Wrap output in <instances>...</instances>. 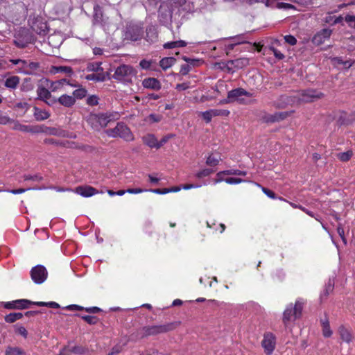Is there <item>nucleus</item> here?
I'll use <instances>...</instances> for the list:
<instances>
[{
    "label": "nucleus",
    "mask_w": 355,
    "mask_h": 355,
    "mask_svg": "<svg viewBox=\"0 0 355 355\" xmlns=\"http://www.w3.org/2000/svg\"><path fill=\"white\" fill-rule=\"evenodd\" d=\"M247 174L246 171L238 170V169H229L225 170L223 171H220L216 174V176L220 177L223 175H241V176H245Z\"/></svg>",
    "instance_id": "cd10ccee"
},
{
    "label": "nucleus",
    "mask_w": 355,
    "mask_h": 355,
    "mask_svg": "<svg viewBox=\"0 0 355 355\" xmlns=\"http://www.w3.org/2000/svg\"><path fill=\"white\" fill-rule=\"evenodd\" d=\"M321 324L322 327V334L324 337L329 338L332 335V331L330 329L329 322L327 317L321 319Z\"/></svg>",
    "instance_id": "bb28decb"
},
{
    "label": "nucleus",
    "mask_w": 355,
    "mask_h": 355,
    "mask_svg": "<svg viewBox=\"0 0 355 355\" xmlns=\"http://www.w3.org/2000/svg\"><path fill=\"white\" fill-rule=\"evenodd\" d=\"M225 182L230 184H236L243 182L244 180L241 178H228L225 179Z\"/></svg>",
    "instance_id": "603ef678"
},
{
    "label": "nucleus",
    "mask_w": 355,
    "mask_h": 355,
    "mask_svg": "<svg viewBox=\"0 0 355 355\" xmlns=\"http://www.w3.org/2000/svg\"><path fill=\"white\" fill-rule=\"evenodd\" d=\"M263 120L266 123H275V122H277V119H276V116H275V114H266L263 116Z\"/></svg>",
    "instance_id": "09e8293b"
},
{
    "label": "nucleus",
    "mask_w": 355,
    "mask_h": 355,
    "mask_svg": "<svg viewBox=\"0 0 355 355\" xmlns=\"http://www.w3.org/2000/svg\"><path fill=\"white\" fill-rule=\"evenodd\" d=\"M87 103L89 105H96L98 103V98L96 96H90L87 99Z\"/></svg>",
    "instance_id": "5fc2aeb1"
},
{
    "label": "nucleus",
    "mask_w": 355,
    "mask_h": 355,
    "mask_svg": "<svg viewBox=\"0 0 355 355\" xmlns=\"http://www.w3.org/2000/svg\"><path fill=\"white\" fill-rule=\"evenodd\" d=\"M23 179L24 181H35V182H40L43 180V177L40 175L39 174H35L33 175H24Z\"/></svg>",
    "instance_id": "ea45409f"
},
{
    "label": "nucleus",
    "mask_w": 355,
    "mask_h": 355,
    "mask_svg": "<svg viewBox=\"0 0 355 355\" xmlns=\"http://www.w3.org/2000/svg\"><path fill=\"white\" fill-rule=\"evenodd\" d=\"M105 133L108 137H120L125 141H132L134 136L130 128L123 123H118L115 128L107 129Z\"/></svg>",
    "instance_id": "20e7f679"
},
{
    "label": "nucleus",
    "mask_w": 355,
    "mask_h": 355,
    "mask_svg": "<svg viewBox=\"0 0 355 355\" xmlns=\"http://www.w3.org/2000/svg\"><path fill=\"white\" fill-rule=\"evenodd\" d=\"M82 318L89 324H95L98 322V318L93 315H83Z\"/></svg>",
    "instance_id": "49530a36"
},
{
    "label": "nucleus",
    "mask_w": 355,
    "mask_h": 355,
    "mask_svg": "<svg viewBox=\"0 0 355 355\" xmlns=\"http://www.w3.org/2000/svg\"><path fill=\"white\" fill-rule=\"evenodd\" d=\"M16 309H24L29 308L30 305L32 304L33 302L28 300L22 299L14 301Z\"/></svg>",
    "instance_id": "f704fd0d"
},
{
    "label": "nucleus",
    "mask_w": 355,
    "mask_h": 355,
    "mask_svg": "<svg viewBox=\"0 0 355 355\" xmlns=\"http://www.w3.org/2000/svg\"><path fill=\"white\" fill-rule=\"evenodd\" d=\"M172 137V135H167L163 137L160 141H158L159 148L164 145Z\"/></svg>",
    "instance_id": "e2e57ef3"
},
{
    "label": "nucleus",
    "mask_w": 355,
    "mask_h": 355,
    "mask_svg": "<svg viewBox=\"0 0 355 355\" xmlns=\"http://www.w3.org/2000/svg\"><path fill=\"white\" fill-rule=\"evenodd\" d=\"M180 324V322L176 321L161 325L145 327L144 328V335L146 336H148L166 333L168 331L175 329Z\"/></svg>",
    "instance_id": "39448f33"
},
{
    "label": "nucleus",
    "mask_w": 355,
    "mask_h": 355,
    "mask_svg": "<svg viewBox=\"0 0 355 355\" xmlns=\"http://www.w3.org/2000/svg\"><path fill=\"white\" fill-rule=\"evenodd\" d=\"M212 112V116H227L230 114V111L227 110H222V109H211Z\"/></svg>",
    "instance_id": "58836bf2"
},
{
    "label": "nucleus",
    "mask_w": 355,
    "mask_h": 355,
    "mask_svg": "<svg viewBox=\"0 0 355 355\" xmlns=\"http://www.w3.org/2000/svg\"><path fill=\"white\" fill-rule=\"evenodd\" d=\"M45 83L46 87H47L52 92H66L67 86H73V85L70 84L69 82L65 78H62L56 81H51L46 79Z\"/></svg>",
    "instance_id": "6e6552de"
},
{
    "label": "nucleus",
    "mask_w": 355,
    "mask_h": 355,
    "mask_svg": "<svg viewBox=\"0 0 355 355\" xmlns=\"http://www.w3.org/2000/svg\"><path fill=\"white\" fill-rule=\"evenodd\" d=\"M87 94V90L84 88H79L73 91V96L76 98H83Z\"/></svg>",
    "instance_id": "79ce46f5"
},
{
    "label": "nucleus",
    "mask_w": 355,
    "mask_h": 355,
    "mask_svg": "<svg viewBox=\"0 0 355 355\" xmlns=\"http://www.w3.org/2000/svg\"><path fill=\"white\" fill-rule=\"evenodd\" d=\"M142 85L145 88L159 90L161 89L160 82L155 78H147L142 81Z\"/></svg>",
    "instance_id": "6ab92c4d"
},
{
    "label": "nucleus",
    "mask_w": 355,
    "mask_h": 355,
    "mask_svg": "<svg viewBox=\"0 0 355 355\" xmlns=\"http://www.w3.org/2000/svg\"><path fill=\"white\" fill-rule=\"evenodd\" d=\"M220 158L216 157L214 155H209L206 161V164L210 166H215L218 164Z\"/></svg>",
    "instance_id": "37998d69"
},
{
    "label": "nucleus",
    "mask_w": 355,
    "mask_h": 355,
    "mask_svg": "<svg viewBox=\"0 0 355 355\" xmlns=\"http://www.w3.org/2000/svg\"><path fill=\"white\" fill-rule=\"evenodd\" d=\"M43 127V131L41 133H46L51 135L59 136V137H64L65 132L64 130L57 129L55 128H49L44 125H42Z\"/></svg>",
    "instance_id": "a878e982"
},
{
    "label": "nucleus",
    "mask_w": 355,
    "mask_h": 355,
    "mask_svg": "<svg viewBox=\"0 0 355 355\" xmlns=\"http://www.w3.org/2000/svg\"><path fill=\"white\" fill-rule=\"evenodd\" d=\"M262 191L269 198H270L272 199H275L276 198L275 193L272 191H271V190H270V189H268L267 188H265V187L262 188Z\"/></svg>",
    "instance_id": "0e129e2a"
},
{
    "label": "nucleus",
    "mask_w": 355,
    "mask_h": 355,
    "mask_svg": "<svg viewBox=\"0 0 355 355\" xmlns=\"http://www.w3.org/2000/svg\"><path fill=\"white\" fill-rule=\"evenodd\" d=\"M6 355H25V352L17 347H8L6 350Z\"/></svg>",
    "instance_id": "e433bc0d"
},
{
    "label": "nucleus",
    "mask_w": 355,
    "mask_h": 355,
    "mask_svg": "<svg viewBox=\"0 0 355 355\" xmlns=\"http://www.w3.org/2000/svg\"><path fill=\"white\" fill-rule=\"evenodd\" d=\"M175 61L176 60L173 57L164 58L159 61V66L166 70L173 66Z\"/></svg>",
    "instance_id": "2f4dec72"
},
{
    "label": "nucleus",
    "mask_w": 355,
    "mask_h": 355,
    "mask_svg": "<svg viewBox=\"0 0 355 355\" xmlns=\"http://www.w3.org/2000/svg\"><path fill=\"white\" fill-rule=\"evenodd\" d=\"M54 71L55 73H71L72 69L70 67L59 66L54 67Z\"/></svg>",
    "instance_id": "a19ab883"
},
{
    "label": "nucleus",
    "mask_w": 355,
    "mask_h": 355,
    "mask_svg": "<svg viewBox=\"0 0 355 355\" xmlns=\"http://www.w3.org/2000/svg\"><path fill=\"white\" fill-rule=\"evenodd\" d=\"M243 96L250 97L252 94L243 88H236L227 93V97L225 99V103H232L234 101L241 102L242 99L241 97Z\"/></svg>",
    "instance_id": "9b49d317"
},
{
    "label": "nucleus",
    "mask_w": 355,
    "mask_h": 355,
    "mask_svg": "<svg viewBox=\"0 0 355 355\" xmlns=\"http://www.w3.org/2000/svg\"><path fill=\"white\" fill-rule=\"evenodd\" d=\"M139 65L142 69H147L150 68L151 62L146 60H142L140 61Z\"/></svg>",
    "instance_id": "774afa93"
},
{
    "label": "nucleus",
    "mask_w": 355,
    "mask_h": 355,
    "mask_svg": "<svg viewBox=\"0 0 355 355\" xmlns=\"http://www.w3.org/2000/svg\"><path fill=\"white\" fill-rule=\"evenodd\" d=\"M87 80H94L95 82H103L105 80V76L103 72L88 74L85 76Z\"/></svg>",
    "instance_id": "473e14b6"
},
{
    "label": "nucleus",
    "mask_w": 355,
    "mask_h": 355,
    "mask_svg": "<svg viewBox=\"0 0 355 355\" xmlns=\"http://www.w3.org/2000/svg\"><path fill=\"white\" fill-rule=\"evenodd\" d=\"M22 63H19L18 65V71L20 73L26 74V66H28V61L26 60H21Z\"/></svg>",
    "instance_id": "3c124183"
},
{
    "label": "nucleus",
    "mask_w": 355,
    "mask_h": 355,
    "mask_svg": "<svg viewBox=\"0 0 355 355\" xmlns=\"http://www.w3.org/2000/svg\"><path fill=\"white\" fill-rule=\"evenodd\" d=\"M353 155L352 150H347L346 152L340 153L337 155L338 158L342 162L348 161Z\"/></svg>",
    "instance_id": "4c0bfd02"
},
{
    "label": "nucleus",
    "mask_w": 355,
    "mask_h": 355,
    "mask_svg": "<svg viewBox=\"0 0 355 355\" xmlns=\"http://www.w3.org/2000/svg\"><path fill=\"white\" fill-rule=\"evenodd\" d=\"M87 71H92V72H103V69L101 67V62H90L88 63L86 67Z\"/></svg>",
    "instance_id": "72a5a7b5"
},
{
    "label": "nucleus",
    "mask_w": 355,
    "mask_h": 355,
    "mask_svg": "<svg viewBox=\"0 0 355 355\" xmlns=\"http://www.w3.org/2000/svg\"><path fill=\"white\" fill-rule=\"evenodd\" d=\"M19 80L17 76H10L6 80L4 85L7 88L15 89L19 83Z\"/></svg>",
    "instance_id": "c85d7f7f"
},
{
    "label": "nucleus",
    "mask_w": 355,
    "mask_h": 355,
    "mask_svg": "<svg viewBox=\"0 0 355 355\" xmlns=\"http://www.w3.org/2000/svg\"><path fill=\"white\" fill-rule=\"evenodd\" d=\"M32 28L37 34L45 35L47 32L48 27L46 22L37 19L35 22L33 23Z\"/></svg>",
    "instance_id": "aec40b11"
},
{
    "label": "nucleus",
    "mask_w": 355,
    "mask_h": 355,
    "mask_svg": "<svg viewBox=\"0 0 355 355\" xmlns=\"http://www.w3.org/2000/svg\"><path fill=\"white\" fill-rule=\"evenodd\" d=\"M212 173H214V170L210 168H205L198 172L196 175L198 178H202L204 177L209 176Z\"/></svg>",
    "instance_id": "c03bdc74"
},
{
    "label": "nucleus",
    "mask_w": 355,
    "mask_h": 355,
    "mask_svg": "<svg viewBox=\"0 0 355 355\" xmlns=\"http://www.w3.org/2000/svg\"><path fill=\"white\" fill-rule=\"evenodd\" d=\"M182 60H184L185 62H187L188 63L187 64L193 65V66H196L197 64L199 62V60H198L191 59V58H187L186 56H183Z\"/></svg>",
    "instance_id": "69168bd1"
},
{
    "label": "nucleus",
    "mask_w": 355,
    "mask_h": 355,
    "mask_svg": "<svg viewBox=\"0 0 355 355\" xmlns=\"http://www.w3.org/2000/svg\"><path fill=\"white\" fill-rule=\"evenodd\" d=\"M22 317L23 314L21 313H11L5 316V320L6 322L12 323L22 318Z\"/></svg>",
    "instance_id": "c9c22d12"
},
{
    "label": "nucleus",
    "mask_w": 355,
    "mask_h": 355,
    "mask_svg": "<svg viewBox=\"0 0 355 355\" xmlns=\"http://www.w3.org/2000/svg\"><path fill=\"white\" fill-rule=\"evenodd\" d=\"M162 118L161 115L155 114H151L148 116L149 121L153 123L159 122Z\"/></svg>",
    "instance_id": "052dcab7"
},
{
    "label": "nucleus",
    "mask_w": 355,
    "mask_h": 355,
    "mask_svg": "<svg viewBox=\"0 0 355 355\" xmlns=\"http://www.w3.org/2000/svg\"><path fill=\"white\" fill-rule=\"evenodd\" d=\"M276 345V338L272 333H266L263 336V339L261 341V346L264 349V352L267 355H270Z\"/></svg>",
    "instance_id": "1a4fd4ad"
},
{
    "label": "nucleus",
    "mask_w": 355,
    "mask_h": 355,
    "mask_svg": "<svg viewBox=\"0 0 355 355\" xmlns=\"http://www.w3.org/2000/svg\"><path fill=\"white\" fill-rule=\"evenodd\" d=\"M200 114L203 119L206 121V123H209L211 119L214 117V116H212V112L211 110L202 112Z\"/></svg>",
    "instance_id": "de8ad7c7"
},
{
    "label": "nucleus",
    "mask_w": 355,
    "mask_h": 355,
    "mask_svg": "<svg viewBox=\"0 0 355 355\" xmlns=\"http://www.w3.org/2000/svg\"><path fill=\"white\" fill-rule=\"evenodd\" d=\"M15 329L16 334H18L22 336L25 338L27 337L28 332H27L26 329H25V327H24L23 326H19L18 324H16L15 326Z\"/></svg>",
    "instance_id": "a18cd8bd"
},
{
    "label": "nucleus",
    "mask_w": 355,
    "mask_h": 355,
    "mask_svg": "<svg viewBox=\"0 0 355 355\" xmlns=\"http://www.w3.org/2000/svg\"><path fill=\"white\" fill-rule=\"evenodd\" d=\"M137 70L128 64H121L116 69L112 76L113 78L123 83H131L132 78L137 76Z\"/></svg>",
    "instance_id": "f03ea898"
},
{
    "label": "nucleus",
    "mask_w": 355,
    "mask_h": 355,
    "mask_svg": "<svg viewBox=\"0 0 355 355\" xmlns=\"http://www.w3.org/2000/svg\"><path fill=\"white\" fill-rule=\"evenodd\" d=\"M337 232H338V235L340 236L343 242L345 244H347V239L345 237V231H344L343 227L341 226V225H339L338 226V227H337Z\"/></svg>",
    "instance_id": "6e6d98bb"
},
{
    "label": "nucleus",
    "mask_w": 355,
    "mask_h": 355,
    "mask_svg": "<svg viewBox=\"0 0 355 355\" xmlns=\"http://www.w3.org/2000/svg\"><path fill=\"white\" fill-rule=\"evenodd\" d=\"M304 302L302 300H296L295 305L290 304L283 313V322L287 326L291 321H293L300 317L303 309Z\"/></svg>",
    "instance_id": "7ed1b4c3"
},
{
    "label": "nucleus",
    "mask_w": 355,
    "mask_h": 355,
    "mask_svg": "<svg viewBox=\"0 0 355 355\" xmlns=\"http://www.w3.org/2000/svg\"><path fill=\"white\" fill-rule=\"evenodd\" d=\"M338 332L340 334V338L346 342V343H350L352 340V335L349 329L345 328L343 326H341L338 329Z\"/></svg>",
    "instance_id": "393cba45"
},
{
    "label": "nucleus",
    "mask_w": 355,
    "mask_h": 355,
    "mask_svg": "<svg viewBox=\"0 0 355 355\" xmlns=\"http://www.w3.org/2000/svg\"><path fill=\"white\" fill-rule=\"evenodd\" d=\"M21 33L22 34H24V37H21L19 35L18 37H16L14 42L17 46L19 48H24L27 46L28 44L31 42V37L26 30H23Z\"/></svg>",
    "instance_id": "a211bd4d"
},
{
    "label": "nucleus",
    "mask_w": 355,
    "mask_h": 355,
    "mask_svg": "<svg viewBox=\"0 0 355 355\" xmlns=\"http://www.w3.org/2000/svg\"><path fill=\"white\" fill-rule=\"evenodd\" d=\"M37 94L38 98L43 101H44L47 98H49V97H51V90L46 88V85H40L37 89Z\"/></svg>",
    "instance_id": "5701e85b"
},
{
    "label": "nucleus",
    "mask_w": 355,
    "mask_h": 355,
    "mask_svg": "<svg viewBox=\"0 0 355 355\" xmlns=\"http://www.w3.org/2000/svg\"><path fill=\"white\" fill-rule=\"evenodd\" d=\"M75 192L85 198L91 197L98 193L95 188L87 185L77 187L75 189Z\"/></svg>",
    "instance_id": "dca6fc26"
},
{
    "label": "nucleus",
    "mask_w": 355,
    "mask_h": 355,
    "mask_svg": "<svg viewBox=\"0 0 355 355\" xmlns=\"http://www.w3.org/2000/svg\"><path fill=\"white\" fill-rule=\"evenodd\" d=\"M40 68V64L37 62H28L26 66V74H36Z\"/></svg>",
    "instance_id": "c756f323"
},
{
    "label": "nucleus",
    "mask_w": 355,
    "mask_h": 355,
    "mask_svg": "<svg viewBox=\"0 0 355 355\" xmlns=\"http://www.w3.org/2000/svg\"><path fill=\"white\" fill-rule=\"evenodd\" d=\"M332 31L329 28H324L318 32L313 37L312 42L315 45H321L327 40L329 39Z\"/></svg>",
    "instance_id": "ddd939ff"
},
{
    "label": "nucleus",
    "mask_w": 355,
    "mask_h": 355,
    "mask_svg": "<svg viewBox=\"0 0 355 355\" xmlns=\"http://www.w3.org/2000/svg\"><path fill=\"white\" fill-rule=\"evenodd\" d=\"M123 347L120 345H116L112 347L111 352L107 355H117L122 351Z\"/></svg>",
    "instance_id": "4d7b16f0"
},
{
    "label": "nucleus",
    "mask_w": 355,
    "mask_h": 355,
    "mask_svg": "<svg viewBox=\"0 0 355 355\" xmlns=\"http://www.w3.org/2000/svg\"><path fill=\"white\" fill-rule=\"evenodd\" d=\"M249 64V59L247 58H239L236 60H230L227 62V67L229 71H232V67L239 69H243Z\"/></svg>",
    "instance_id": "4468645a"
},
{
    "label": "nucleus",
    "mask_w": 355,
    "mask_h": 355,
    "mask_svg": "<svg viewBox=\"0 0 355 355\" xmlns=\"http://www.w3.org/2000/svg\"><path fill=\"white\" fill-rule=\"evenodd\" d=\"M284 40H285L286 42H287L288 44H289L290 45H292V46L296 44V43H297L296 38L291 35H288L284 36Z\"/></svg>",
    "instance_id": "13d9d810"
},
{
    "label": "nucleus",
    "mask_w": 355,
    "mask_h": 355,
    "mask_svg": "<svg viewBox=\"0 0 355 355\" xmlns=\"http://www.w3.org/2000/svg\"><path fill=\"white\" fill-rule=\"evenodd\" d=\"M323 96L324 94L322 92L312 89L302 90L295 96L299 101L303 103L313 102Z\"/></svg>",
    "instance_id": "423d86ee"
},
{
    "label": "nucleus",
    "mask_w": 355,
    "mask_h": 355,
    "mask_svg": "<svg viewBox=\"0 0 355 355\" xmlns=\"http://www.w3.org/2000/svg\"><path fill=\"white\" fill-rule=\"evenodd\" d=\"M345 21L349 23V26L355 27V16L347 15L345 17Z\"/></svg>",
    "instance_id": "338daca9"
},
{
    "label": "nucleus",
    "mask_w": 355,
    "mask_h": 355,
    "mask_svg": "<svg viewBox=\"0 0 355 355\" xmlns=\"http://www.w3.org/2000/svg\"><path fill=\"white\" fill-rule=\"evenodd\" d=\"M231 40H234L235 42V44H244L246 42V41L243 39V35H239L235 37H232L230 38Z\"/></svg>",
    "instance_id": "bf43d9fd"
},
{
    "label": "nucleus",
    "mask_w": 355,
    "mask_h": 355,
    "mask_svg": "<svg viewBox=\"0 0 355 355\" xmlns=\"http://www.w3.org/2000/svg\"><path fill=\"white\" fill-rule=\"evenodd\" d=\"M58 101L62 105L69 107L75 104L76 99L73 96L63 94L58 98Z\"/></svg>",
    "instance_id": "412c9836"
},
{
    "label": "nucleus",
    "mask_w": 355,
    "mask_h": 355,
    "mask_svg": "<svg viewBox=\"0 0 355 355\" xmlns=\"http://www.w3.org/2000/svg\"><path fill=\"white\" fill-rule=\"evenodd\" d=\"M48 272L45 267L42 265H37L33 267L31 270V277L32 280L37 284H42L47 278Z\"/></svg>",
    "instance_id": "0eeeda50"
},
{
    "label": "nucleus",
    "mask_w": 355,
    "mask_h": 355,
    "mask_svg": "<svg viewBox=\"0 0 355 355\" xmlns=\"http://www.w3.org/2000/svg\"><path fill=\"white\" fill-rule=\"evenodd\" d=\"M190 70H191V66L189 64H183L181 67L180 73L182 75L185 76V75L188 74V73L190 71Z\"/></svg>",
    "instance_id": "680f3d73"
},
{
    "label": "nucleus",
    "mask_w": 355,
    "mask_h": 355,
    "mask_svg": "<svg viewBox=\"0 0 355 355\" xmlns=\"http://www.w3.org/2000/svg\"><path fill=\"white\" fill-rule=\"evenodd\" d=\"M275 116L277 119V121H282V120L285 119L286 117H288L290 115V112H275Z\"/></svg>",
    "instance_id": "8fccbe9b"
},
{
    "label": "nucleus",
    "mask_w": 355,
    "mask_h": 355,
    "mask_svg": "<svg viewBox=\"0 0 355 355\" xmlns=\"http://www.w3.org/2000/svg\"><path fill=\"white\" fill-rule=\"evenodd\" d=\"M12 130H18L23 132H30L32 134L41 133L43 131V127L39 125H27L20 123L19 121H15Z\"/></svg>",
    "instance_id": "f8f14e48"
},
{
    "label": "nucleus",
    "mask_w": 355,
    "mask_h": 355,
    "mask_svg": "<svg viewBox=\"0 0 355 355\" xmlns=\"http://www.w3.org/2000/svg\"><path fill=\"white\" fill-rule=\"evenodd\" d=\"M107 19H104L102 10L98 5L94 8L93 23L105 27Z\"/></svg>",
    "instance_id": "2eb2a0df"
},
{
    "label": "nucleus",
    "mask_w": 355,
    "mask_h": 355,
    "mask_svg": "<svg viewBox=\"0 0 355 355\" xmlns=\"http://www.w3.org/2000/svg\"><path fill=\"white\" fill-rule=\"evenodd\" d=\"M157 34L155 28L153 26H150L146 28V40L153 42L156 40Z\"/></svg>",
    "instance_id": "7c9ffc66"
},
{
    "label": "nucleus",
    "mask_w": 355,
    "mask_h": 355,
    "mask_svg": "<svg viewBox=\"0 0 355 355\" xmlns=\"http://www.w3.org/2000/svg\"><path fill=\"white\" fill-rule=\"evenodd\" d=\"M168 1H169V3L171 4V6L173 8L180 7V6H183L186 2V0H168Z\"/></svg>",
    "instance_id": "864d4df0"
},
{
    "label": "nucleus",
    "mask_w": 355,
    "mask_h": 355,
    "mask_svg": "<svg viewBox=\"0 0 355 355\" xmlns=\"http://www.w3.org/2000/svg\"><path fill=\"white\" fill-rule=\"evenodd\" d=\"M71 353L78 355H87L90 354V350L86 346L74 345L64 347L58 355H70Z\"/></svg>",
    "instance_id": "9d476101"
},
{
    "label": "nucleus",
    "mask_w": 355,
    "mask_h": 355,
    "mask_svg": "<svg viewBox=\"0 0 355 355\" xmlns=\"http://www.w3.org/2000/svg\"><path fill=\"white\" fill-rule=\"evenodd\" d=\"M34 117L38 121L47 119L50 116V114L44 110H41L37 107H34Z\"/></svg>",
    "instance_id": "b1692460"
},
{
    "label": "nucleus",
    "mask_w": 355,
    "mask_h": 355,
    "mask_svg": "<svg viewBox=\"0 0 355 355\" xmlns=\"http://www.w3.org/2000/svg\"><path fill=\"white\" fill-rule=\"evenodd\" d=\"M142 140L143 142L150 148L159 149L158 141L154 135L148 134L143 137Z\"/></svg>",
    "instance_id": "4be33fe9"
},
{
    "label": "nucleus",
    "mask_w": 355,
    "mask_h": 355,
    "mask_svg": "<svg viewBox=\"0 0 355 355\" xmlns=\"http://www.w3.org/2000/svg\"><path fill=\"white\" fill-rule=\"evenodd\" d=\"M125 36L132 41H137L141 38L142 31L139 26H131L128 28Z\"/></svg>",
    "instance_id": "f3484780"
},
{
    "label": "nucleus",
    "mask_w": 355,
    "mask_h": 355,
    "mask_svg": "<svg viewBox=\"0 0 355 355\" xmlns=\"http://www.w3.org/2000/svg\"><path fill=\"white\" fill-rule=\"evenodd\" d=\"M119 116L118 112L90 114L87 118V122L94 130L99 131L109 123L118 120Z\"/></svg>",
    "instance_id": "f257e3e1"
}]
</instances>
